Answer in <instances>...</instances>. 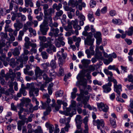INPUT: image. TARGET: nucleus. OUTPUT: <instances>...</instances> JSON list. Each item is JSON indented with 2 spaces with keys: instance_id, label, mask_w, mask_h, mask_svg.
Instances as JSON below:
<instances>
[{
  "instance_id": "nucleus-1",
  "label": "nucleus",
  "mask_w": 133,
  "mask_h": 133,
  "mask_svg": "<svg viewBox=\"0 0 133 133\" xmlns=\"http://www.w3.org/2000/svg\"><path fill=\"white\" fill-rule=\"evenodd\" d=\"M108 81L109 82L102 86L103 89V92L105 93H108L111 90V88L110 87L112 86L111 82L114 83V90L116 92L118 95H120V92L122 91V86L120 84L117 85V82L116 80L114 78L111 77H108Z\"/></svg>"
},
{
  "instance_id": "nucleus-2",
  "label": "nucleus",
  "mask_w": 133,
  "mask_h": 133,
  "mask_svg": "<svg viewBox=\"0 0 133 133\" xmlns=\"http://www.w3.org/2000/svg\"><path fill=\"white\" fill-rule=\"evenodd\" d=\"M76 78L78 80L76 82V85L79 87L81 91L84 92L86 88L88 89V90L91 89L90 86L89 85L87 86V80L82 74H79L77 76Z\"/></svg>"
},
{
  "instance_id": "nucleus-3",
  "label": "nucleus",
  "mask_w": 133,
  "mask_h": 133,
  "mask_svg": "<svg viewBox=\"0 0 133 133\" xmlns=\"http://www.w3.org/2000/svg\"><path fill=\"white\" fill-rule=\"evenodd\" d=\"M16 76L15 74L12 72L11 69H10L9 71V72L7 73L5 75V77L6 80H8L9 78L11 79V81L10 82L9 84V86L10 88L7 90L9 92L12 93H14V91L13 89V87L14 85H15L14 89L16 91H17V83L15 81L14 82H13L14 80V78Z\"/></svg>"
},
{
  "instance_id": "nucleus-4",
  "label": "nucleus",
  "mask_w": 133,
  "mask_h": 133,
  "mask_svg": "<svg viewBox=\"0 0 133 133\" xmlns=\"http://www.w3.org/2000/svg\"><path fill=\"white\" fill-rule=\"evenodd\" d=\"M43 98L44 99H46V102L44 103H43L42 101H41L43 108L45 109L47 108L46 111L43 112V115L46 116L49 115L51 111V108L49 107V104L51 102V100L50 98V96L47 93L43 95Z\"/></svg>"
},
{
  "instance_id": "nucleus-5",
  "label": "nucleus",
  "mask_w": 133,
  "mask_h": 133,
  "mask_svg": "<svg viewBox=\"0 0 133 133\" xmlns=\"http://www.w3.org/2000/svg\"><path fill=\"white\" fill-rule=\"evenodd\" d=\"M67 23L68 26H65L64 27V29L66 31H70L71 30H72V25L74 28L76 30H80L81 28V27L78 24V22L76 19H75L74 21H72L71 22L68 21Z\"/></svg>"
},
{
  "instance_id": "nucleus-6",
  "label": "nucleus",
  "mask_w": 133,
  "mask_h": 133,
  "mask_svg": "<svg viewBox=\"0 0 133 133\" xmlns=\"http://www.w3.org/2000/svg\"><path fill=\"white\" fill-rule=\"evenodd\" d=\"M48 22L46 20H44L42 23L40 25V30L42 34L44 35H46L47 32L49 29L48 26Z\"/></svg>"
},
{
  "instance_id": "nucleus-7",
  "label": "nucleus",
  "mask_w": 133,
  "mask_h": 133,
  "mask_svg": "<svg viewBox=\"0 0 133 133\" xmlns=\"http://www.w3.org/2000/svg\"><path fill=\"white\" fill-rule=\"evenodd\" d=\"M93 124L94 125H97L98 129H100L101 133H105L104 131L102 130V128H103L104 126V121L103 119H97L96 120H94L93 121Z\"/></svg>"
},
{
  "instance_id": "nucleus-8",
  "label": "nucleus",
  "mask_w": 133,
  "mask_h": 133,
  "mask_svg": "<svg viewBox=\"0 0 133 133\" xmlns=\"http://www.w3.org/2000/svg\"><path fill=\"white\" fill-rule=\"evenodd\" d=\"M28 59V56H24L23 55L21 56L19 59H17V64H19L18 63L19 61L21 63L19 66H17V70H19L20 68H22L23 67V64H26Z\"/></svg>"
},
{
  "instance_id": "nucleus-9",
  "label": "nucleus",
  "mask_w": 133,
  "mask_h": 133,
  "mask_svg": "<svg viewBox=\"0 0 133 133\" xmlns=\"http://www.w3.org/2000/svg\"><path fill=\"white\" fill-rule=\"evenodd\" d=\"M86 39L84 40L85 44L88 45H93L95 40L94 38H92L93 34L91 32H89V34L87 36Z\"/></svg>"
},
{
  "instance_id": "nucleus-10",
  "label": "nucleus",
  "mask_w": 133,
  "mask_h": 133,
  "mask_svg": "<svg viewBox=\"0 0 133 133\" xmlns=\"http://www.w3.org/2000/svg\"><path fill=\"white\" fill-rule=\"evenodd\" d=\"M26 85L28 88H30L29 92L30 96H35L34 94L36 95V96H38L39 91L38 89L33 86L30 87L31 85L29 83H27Z\"/></svg>"
},
{
  "instance_id": "nucleus-11",
  "label": "nucleus",
  "mask_w": 133,
  "mask_h": 133,
  "mask_svg": "<svg viewBox=\"0 0 133 133\" xmlns=\"http://www.w3.org/2000/svg\"><path fill=\"white\" fill-rule=\"evenodd\" d=\"M89 97L88 96H85L82 94H80L77 98L76 100L77 101H81L83 104H87V101H88Z\"/></svg>"
},
{
  "instance_id": "nucleus-12",
  "label": "nucleus",
  "mask_w": 133,
  "mask_h": 133,
  "mask_svg": "<svg viewBox=\"0 0 133 133\" xmlns=\"http://www.w3.org/2000/svg\"><path fill=\"white\" fill-rule=\"evenodd\" d=\"M66 110L64 111V114L66 116H70V117H72L74 115L76 114V111L75 108L71 109V108H66Z\"/></svg>"
},
{
  "instance_id": "nucleus-13",
  "label": "nucleus",
  "mask_w": 133,
  "mask_h": 133,
  "mask_svg": "<svg viewBox=\"0 0 133 133\" xmlns=\"http://www.w3.org/2000/svg\"><path fill=\"white\" fill-rule=\"evenodd\" d=\"M47 11L48 14L46 16V17H45V15H44V20L47 21L49 23H51L52 21L51 14L54 13V10L52 8H50Z\"/></svg>"
},
{
  "instance_id": "nucleus-14",
  "label": "nucleus",
  "mask_w": 133,
  "mask_h": 133,
  "mask_svg": "<svg viewBox=\"0 0 133 133\" xmlns=\"http://www.w3.org/2000/svg\"><path fill=\"white\" fill-rule=\"evenodd\" d=\"M57 57H59V61L62 63L66 58L67 54L66 53H63L62 51H59L57 53Z\"/></svg>"
},
{
  "instance_id": "nucleus-15",
  "label": "nucleus",
  "mask_w": 133,
  "mask_h": 133,
  "mask_svg": "<svg viewBox=\"0 0 133 133\" xmlns=\"http://www.w3.org/2000/svg\"><path fill=\"white\" fill-rule=\"evenodd\" d=\"M97 105L98 109L101 111L106 112L108 111L109 109L107 105H105L102 102L97 103Z\"/></svg>"
},
{
  "instance_id": "nucleus-16",
  "label": "nucleus",
  "mask_w": 133,
  "mask_h": 133,
  "mask_svg": "<svg viewBox=\"0 0 133 133\" xmlns=\"http://www.w3.org/2000/svg\"><path fill=\"white\" fill-rule=\"evenodd\" d=\"M46 51L49 54H52V51L54 52H56V48L54 45L52 44L49 48L46 49Z\"/></svg>"
},
{
  "instance_id": "nucleus-17",
  "label": "nucleus",
  "mask_w": 133,
  "mask_h": 133,
  "mask_svg": "<svg viewBox=\"0 0 133 133\" xmlns=\"http://www.w3.org/2000/svg\"><path fill=\"white\" fill-rule=\"evenodd\" d=\"M91 62V61L89 59H83L81 60V63L83 66L87 68L88 67L89 64Z\"/></svg>"
},
{
  "instance_id": "nucleus-18",
  "label": "nucleus",
  "mask_w": 133,
  "mask_h": 133,
  "mask_svg": "<svg viewBox=\"0 0 133 133\" xmlns=\"http://www.w3.org/2000/svg\"><path fill=\"white\" fill-rule=\"evenodd\" d=\"M50 30L51 31L53 32L54 37H57L58 36V34L59 32V31L58 28L55 29L53 27H51Z\"/></svg>"
},
{
  "instance_id": "nucleus-19",
  "label": "nucleus",
  "mask_w": 133,
  "mask_h": 133,
  "mask_svg": "<svg viewBox=\"0 0 133 133\" xmlns=\"http://www.w3.org/2000/svg\"><path fill=\"white\" fill-rule=\"evenodd\" d=\"M79 3L78 1L75 2L74 0H70L68 3V5L69 6H71L72 7H74L75 6L78 5Z\"/></svg>"
},
{
  "instance_id": "nucleus-20",
  "label": "nucleus",
  "mask_w": 133,
  "mask_h": 133,
  "mask_svg": "<svg viewBox=\"0 0 133 133\" xmlns=\"http://www.w3.org/2000/svg\"><path fill=\"white\" fill-rule=\"evenodd\" d=\"M35 74L37 76H41L43 72L38 67H37L35 70Z\"/></svg>"
},
{
  "instance_id": "nucleus-21",
  "label": "nucleus",
  "mask_w": 133,
  "mask_h": 133,
  "mask_svg": "<svg viewBox=\"0 0 133 133\" xmlns=\"http://www.w3.org/2000/svg\"><path fill=\"white\" fill-rule=\"evenodd\" d=\"M88 17L89 20L91 22H93L95 20L94 17L93 12L91 11H90L88 15Z\"/></svg>"
},
{
  "instance_id": "nucleus-22",
  "label": "nucleus",
  "mask_w": 133,
  "mask_h": 133,
  "mask_svg": "<svg viewBox=\"0 0 133 133\" xmlns=\"http://www.w3.org/2000/svg\"><path fill=\"white\" fill-rule=\"evenodd\" d=\"M63 13V11L62 10H59L56 13V15L55 17V19H58L59 18V17L61 16Z\"/></svg>"
},
{
  "instance_id": "nucleus-23",
  "label": "nucleus",
  "mask_w": 133,
  "mask_h": 133,
  "mask_svg": "<svg viewBox=\"0 0 133 133\" xmlns=\"http://www.w3.org/2000/svg\"><path fill=\"white\" fill-rule=\"evenodd\" d=\"M108 58V59H105L104 60V63L106 65H108L111 62H112L113 60L112 58H111L110 55H109V57Z\"/></svg>"
},
{
  "instance_id": "nucleus-24",
  "label": "nucleus",
  "mask_w": 133,
  "mask_h": 133,
  "mask_svg": "<svg viewBox=\"0 0 133 133\" xmlns=\"http://www.w3.org/2000/svg\"><path fill=\"white\" fill-rule=\"evenodd\" d=\"M25 6L28 7L29 5L31 7L33 6V3L32 2V0H25Z\"/></svg>"
},
{
  "instance_id": "nucleus-25",
  "label": "nucleus",
  "mask_w": 133,
  "mask_h": 133,
  "mask_svg": "<svg viewBox=\"0 0 133 133\" xmlns=\"http://www.w3.org/2000/svg\"><path fill=\"white\" fill-rule=\"evenodd\" d=\"M133 32V27L131 26L129 28L128 30H126L125 33L129 36H132Z\"/></svg>"
},
{
  "instance_id": "nucleus-26",
  "label": "nucleus",
  "mask_w": 133,
  "mask_h": 133,
  "mask_svg": "<svg viewBox=\"0 0 133 133\" xmlns=\"http://www.w3.org/2000/svg\"><path fill=\"white\" fill-rule=\"evenodd\" d=\"M45 125L46 127L49 128V133H52L54 129V126L53 125L47 123H46Z\"/></svg>"
},
{
  "instance_id": "nucleus-27",
  "label": "nucleus",
  "mask_w": 133,
  "mask_h": 133,
  "mask_svg": "<svg viewBox=\"0 0 133 133\" xmlns=\"http://www.w3.org/2000/svg\"><path fill=\"white\" fill-rule=\"evenodd\" d=\"M64 39V38L63 37H59L57 39L56 38L55 39L60 43L62 46H64L65 44V42L63 41Z\"/></svg>"
},
{
  "instance_id": "nucleus-28",
  "label": "nucleus",
  "mask_w": 133,
  "mask_h": 133,
  "mask_svg": "<svg viewBox=\"0 0 133 133\" xmlns=\"http://www.w3.org/2000/svg\"><path fill=\"white\" fill-rule=\"evenodd\" d=\"M90 29L89 25H87L84 27V30L82 32V35L85 36H86L88 35V33L87 31Z\"/></svg>"
},
{
  "instance_id": "nucleus-29",
  "label": "nucleus",
  "mask_w": 133,
  "mask_h": 133,
  "mask_svg": "<svg viewBox=\"0 0 133 133\" xmlns=\"http://www.w3.org/2000/svg\"><path fill=\"white\" fill-rule=\"evenodd\" d=\"M43 8L44 10V14L45 15V17H46V16L48 15V11L47 9L49 8L48 5L47 4H45L43 5Z\"/></svg>"
},
{
  "instance_id": "nucleus-30",
  "label": "nucleus",
  "mask_w": 133,
  "mask_h": 133,
  "mask_svg": "<svg viewBox=\"0 0 133 133\" xmlns=\"http://www.w3.org/2000/svg\"><path fill=\"white\" fill-rule=\"evenodd\" d=\"M79 19H80L79 21V25L80 26H83L84 24V21H85V17L84 16H81V18H79Z\"/></svg>"
},
{
  "instance_id": "nucleus-31",
  "label": "nucleus",
  "mask_w": 133,
  "mask_h": 133,
  "mask_svg": "<svg viewBox=\"0 0 133 133\" xmlns=\"http://www.w3.org/2000/svg\"><path fill=\"white\" fill-rule=\"evenodd\" d=\"M9 35L10 36V38L9 39L8 41L6 42V44L7 43H11L12 42V41H14L15 39V37L13 36L12 33H9Z\"/></svg>"
},
{
  "instance_id": "nucleus-32",
  "label": "nucleus",
  "mask_w": 133,
  "mask_h": 133,
  "mask_svg": "<svg viewBox=\"0 0 133 133\" xmlns=\"http://www.w3.org/2000/svg\"><path fill=\"white\" fill-rule=\"evenodd\" d=\"M9 64L13 68L15 67L16 65V63L15 62V59L14 58L11 59L9 61Z\"/></svg>"
},
{
  "instance_id": "nucleus-33",
  "label": "nucleus",
  "mask_w": 133,
  "mask_h": 133,
  "mask_svg": "<svg viewBox=\"0 0 133 133\" xmlns=\"http://www.w3.org/2000/svg\"><path fill=\"white\" fill-rule=\"evenodd\" d=\"M104 71L105 73L107 75H109L110 77H111L112 78H114L112 77L113 74L111 71H109L108 69H104Z\"/></svg>"
},
{
  "instance_id": "nucleus-34",
  "label": "nucleus",
  "mask_w": 133,
  "mask_h": 133,
  "mask_svg": "<svg viewBox=\"0 0 133 133\" xmlns=\"http://www.w3.org/2000/svg\"><path fill=\"white\" fill-rule=\"evenodd\" d=\"M43 79L45 81V83L46 84L48 83L50 81V78L47 76L45 74H44L43 76Z\"/></svg>"
},
{
  "instance_id": "nucleus-35",
  "label": "nucleus",
  "mask_w": 133,
  "mask_h": 133,
  "mask_svg": "<svg viewBox=\"0 0 133 133\" xmlns=\"http://www.w3.org/2000/svg\"><path fill=\"white\" fill-rule=\"evenodd\" d=\"M110 122L111 125L113 128H115L116 127V120L115 119L111 118L110 119Z\"/></svg>"
},
{
  "instance_id": "nucleus-36",
  "label": "nucleus",
  "mask_w": 133,
  "mask_h": 133,
  "mask_svg": "<svg viewBox=\"0 0 133 133\" xmlns=\"http://www.w3.org/2000/svg\"><path fill=\"white\" fill-rule=\"evenodd\" d=\"M35 115L34 114H31L28 117V118H27V119H26L25 123H27L29 122H31L32 120V118Z\"/></svg>"
},
{
  "instance_id": "nucleus-37",
  "label": "nucleus",
  "mask_w": 133,
  "mask_h": 133,
  "mask_svg": "<svg viewBox=\"0 0 133 133\" xmlns=\"http://www.w3.org/2000/svg\"><path fill=\"white\" fill-rule=\"evenodd\" d=\"M112 22L114 23L117 24L118 25L120 24L122 22L121 20L116 19H113Z\"/></svg>"
},
{
  "instance_id": "nucleus-38",
  "label": "nucleus",
  "mask_w": 133,
  "mask_h": 133,
  "mask_svg": "<svg viewBox=\"0 0 133 133\" xmlns=\"http://www.w3.org/2000/svg\"><path fill=\"white\" fill-rule=\"evenodd\" d=\"M95 56L96 58L97 59H101L103 60L104 58L102 56V54H95Z\"/></svg>"
},
{
  "instance_id": "nucleus-39",
  "label": "nucleus",
  "mask_w": 133,
  "mask_h": 133,
  "mask_svg": "<svg viewBox=\"0 0 133 133\" xmlns=\"http://www.w3.org/2000/svg\"><path fill=\"white\" fill-rule=\"evenodd\" d=\"M63 91L62 90L57 91L56 92V97H60L63 95Z\"/></svg>"
},
{
  "instance_id": "nucleus-40",
  "label": "nucleus",
  "mask_w": 133,
  "mask_h": 133,
  "mask_svg": "<svg viewBox=\"0 0 133 133\" xmlns=\"http://www.w3.org/2000/svg\"><path fill=\"white\" fill-rule=\"evenodd\" d=\"M50 65L52 68L55 69L56 68V62L55 61L53 60L51 61Z\"/></svg>"
},
{
  "instance_id": "nucleus-41",
  "label": "nucleus",
  "mask_w": 133,
  "mask_h": 133,
  "mask_svg": "<svg viewBox=\"0 0 133 133\" xmlns=\"http://www.w3.org/2000/svg\"><path fill=\"white\" fill-rule=\"evenodd\" d=\"M52 44L51 42L49 41H48L47 42L44 43L43 44V47L45 48H48Z\"/></svg>"
},
{
  "instance_id": "nucleus-42",
  "label": "nucleus",
  "mask_w": 133,
  "mask_h": 133,
  "mask_svg": "<svg viewBox=\"0 0 133 133\" xmlns=\"http://www.w3.org/2000/svg\"><path fill=\"white\" fill-rule=\"evenodd\" d=\"M64 9L66 11H70V12H75V10L74 9H72L71 7H69L66 6H64Z\"/></svg>"
},
{
  "instance_id": "nucleus-43",
  "label": "nucleus",
  "mask_w": 133,
  "mask_h": 133,
  "mask_svg": "<svg viewBox=\"0 0 133 133\" xmlns=\"http://www.w3.org/2000/svg\"><path fill=\"white\" fill-rule=\"evenodd\" d=\"M42 57L43 59H47L48 55L47 53L45 51H43L41 53Z\"/></svg>"
},
{
  "instance_id": "nucleus-44",
  "label": "nucleus",
  "mask_w": 133,
  "mask_h": 133,
  "mask_svg": "<svg viewBox=\"0 0 133 133\" xmlns=\"http://www.w3.org/2000/svg\"><path fill=\"white\" fill-rule=\"evenodd\" d=\"M23 26V24L19 21L17 20V31L19 30L20 29L22 28Z\"/></svg>"
},
{
  "instance_id": "nucleus-45",
  "label": "nucleus",
  "mask_w": 133,
  "mask_h": 133,
  "mask_svg": "<svg viewBox=\"0 0 133 133\" xmlns=\"http://www.w3.org/2000/svg\"><path fill=\"white\" fill-rule=\"evenodd\" d=\"M24 33L22 31H20L19 32V35L18 37V39L19 41H22V36L24 35Z\"/></svg>"
},
{
  "instance_id": "nucleus-46",
  "label": "nucleus",
  "mask_w": 133,
  "mask_h": 133,
  "mask_svg": "<svg viewBox=\"0 0 133 133\" xmlns=\"http://www.w3.org/2000/svg\"><path fill=\"white\" fill-rule=\"evenodd\" d=\"M6 42L3 39L0 41V49L4 47L6 45Z\"/></svg>"
},
{
  "instance_id": "nucleus-47",
  "label": "nucleus",
  "mask_w": 133,
  "mask_h": 133,
  "mask_svg": "<svg viewBox=\"0 0 133 133\" xmlns=\"http://www.w3.org/2000/svg\"><path fill=\"white\" fill-rule=\"evenodd\" d=\"M39 14V15L37 16L36 17V18H37L39 21H41L42 20V17L43 16V13L41 12H40Z\"/></svg>"
},
{
  "instance_id": "nucleus-48",
  "label": "nucleus",
  "mask_w": 133,
  "mask_h": 133,
  "mask_svg": "<svg viewBox=\"0 0 133 133\" xmlns=\"http://www.w3.org/2000/svg\"><path fill=\"white\" fill-rule=\"evenodd\" d=\"M101 33L99 32H96L95 34H94V37L96 38H100L101 36Z\"/></svg>"
},
{
  "instance_id": "nucleus-49",
  "label": "nucleus",
  "mask_w": 133,
  "mask_h": 133,
  "mask_svg": "<svg viewBox=\"0 0 133 133\" xmlns=\"http://www.w3.org/2000/svg\"><path fill=\"white\" fill-rule=\"evenodd\" d=\"M12 16L11 17V19L13 21H14L17 17V13L16 11L15 12H12L11 13Z\"/></svg>"
},
{
  "instance_id": "nucleus-50",
  "label": "nucleus",
  "mask_w": 133,
  "mask_h": 133,
  "mask_svg": "<svg viewBox=\"0 0 133 133\" xmlns=\"http://www.w3.org/2000/svg\"><path fill=\"white\" fill-rule=\"evenodd\" d=\"M59 75V76H63L64 74V70L61 67H60L59 69L58 72Z\"/></svg>"
},
{
  "instance_id": "nucleus-51",
  "label": "nucleus",
  "mask_w": 133,
  "mask_h": 133,
  "mask_svg": "<svg viewBox=\"0 0 133 133\" xmlns=\"http://www.w3.org/2000/svg\"><path fill=\"white\" fill-rule=\"evenodd\" d=\"M96 2L94 1L91 0L90 2V6L91 8H93L94 7V6L96 5Z\"/></svg>"
},
{
  "instance_id": "nucleus-52",
  "label": "nucleus",
  "mask_w": 133,
  "mask_h": 133,
  "mask_svg": "<svg viewBox=\"0 0 133 133\" xmlns=\"http://www.w3.org/2000/svg\"><path fill=\"white\" fill-rule=\"evenodd\" d=\"M19 117L20 119L22 120L26 121V119H27V118H25V116L24 115H22L20 113L19 114Z\"/></svg>"
},
{
  "instance_id": "nucleus-53",
  "label": "nucleus",
  "mask_w": 133,
  "mask_h": 133,
  "mask_svg": "<svg viewBox=\"0 0 133 133\" xmlns=\"http://www.w3.org/2000/svg\"><path fill=\"white\" fill-rule=\"evenodd\" d=\"M41 65L43 67L44 69H46L48 66H49V63H44L41 64Z\"/></svg>"
},
{
  "instance_id": "nucleus-54",
  "label": "nucleus",
  "mask_w": 133,
  "mask_h": 133,
  "mask_svg": "<svg viewBox=\"0 0 133 133\" xmlns=\"http://www.w3.org/2000/svg\"><path fill=\"white\" fill-rule=\"evenodd\" d=\"M11 109L14 111L17 110V107L15 106L13 103H12L11 104Z\"/></svg>"
},
{
  "instance_id": "nucleus-55",
  "label": "nucleus",
  "mask_w": 133,
  "mask_h": 133,
  "mask_svg": "<svg viewBox=\"0 0 133 133\" xmlns=\"http://www.w3.org/2000/svg\"><path fill=\"white\" fill-rule=\"evenodd\" d=\"M55 45L56 47L59 48L61 46V43L55 39Z\"/></svg>"
},
{
  "instance_id": "nucleus-56",
  "label": "nucleus",
  "mask_w": 133,
  "mask_h": 133,
  "mask_svg": "<svg viewBox=\"0 0 133 133\" xmlns=\"http://www.w3.org/2000/svg\"><path fill=\"white\" fill-rule=\"evenodd\" d=\"M128 81L129 82H133V76L132 74L129 75L128 76Z\"/></svg>"
},
{
  "instance_id": "nucleus-57",
  "label": "nucleus",
  "mask_w": 133,
  "mask_h": 133,
  "mask_svg": "<svg viewBox=\"0 0 133 133\" xmlns=\"http://www.w3.org/2000/svg\"><path fill=\"white\" fill-rule=\"evenodd\" d=\"M90 45V49L92 52L91 54V55H93L94 54V47L95 46L93 44Z\"/></svg>"
},
{
  "instance_id": "nucleus-58",
  "label": "nucleus",
  "mask_w": 133,
  "mask_h": 133,
  "mask_svg": "<svg viewBox=\"0 0 133 133\" xmlns=\"http://www.w3.org/2000/svg\"><path fill=\"white\" fill-rule=\"evenodd\" d=\"M46 84H42L40 87V89L42 90V91H46V90L44 89V88L46 87Z\"/></svg>"
},
{
  "instance_id": "nucleus-59",
  "label": "nucleus",
  "mask_w": 133,
  "mask_h": 133,
  "mask_svg": "<svg viewBox=\"0 0 133 133\" xmlns=\"http://www.w3.org/2000/svg\"><path fill=\"white\" fill-rule=\"evenodd\" d=\"M69 31L66 33V35L67 36H71V34H73L74 33V31L73 30H71Z\"/></svg>"
},
{
  "instance_id": "nucleus-60",
  "label": "nucleus",
  "mask_w": 133,
  "mask_h": 133,
  "mask_svg": "<svg viewBox=\"0 0 133 133\" xmlns=\"http://www.w3.org/2000/svg\"><path fill=\"white\" fill-rule=\"evenodd\" d=\"M25 122V121L21 120L18 121L17 123L18 125L22 126L24 124Z\"/></svg>"
},
{
  "instance_id": "nucleus-61",
  "label": "nucleus",
  "mask_w": 133,
  "mask_h": 133,
  "mask_svg": "<svg viewBox=\"0 0 133 133\" xmlns=\"http://www.w3.org/2000/svg\"><path fill=\"white\" fill-rule=\"evenodd\" d=\"M107 6H105L101 9V12L102 14H105L107 11Z\"/></svg>"
},
{
  "instance_id": "nucleus-62",
  "label": "nucleus",
  "mask_w": 133,
  "mask_h": 133,
  "mask_svg": "<svg viewBox=\"0 0 133 133\" xmlns=\"http://www.w3.org/2000/svg\"><path fill=\"white\" fill-rule=\"evenodd\" d=\"M126 87L129 90H131L133 89V83H131L130 85H127Z\"/></svg>"
},
{
  "instance_id": "nucleus-63",
  "label": "nucleus",
  "mask_w": 133,
  "mask_h": 133,
  "mask_svg": "<svg viewBox=\"0 0 133 133\" xmlns=\"http://www.w3.org/2000/svg\"><path fill=\"white\" fill-rule=\"evenodd\" d=\"M39 38L40 40L44 42H45L46 41V38L44 36H39Z\"/></svg>"
},
{
  "instance_id": "nucleus-64",
  "label": "nucleus",
  "mask_w": 133,
  "mask_h": 133,
  "mask_svg": "<svg viewBox=\"0 0 133 133\" xmlns=\"http://www.w3.org/2000/svg\"><path fill=\"white\" fill-rule=\"evenodd\" d=\"M28 26L26 24H24V25L23 28V32H26V31L28 29Z\"/></svg>"
}]
</instances>
